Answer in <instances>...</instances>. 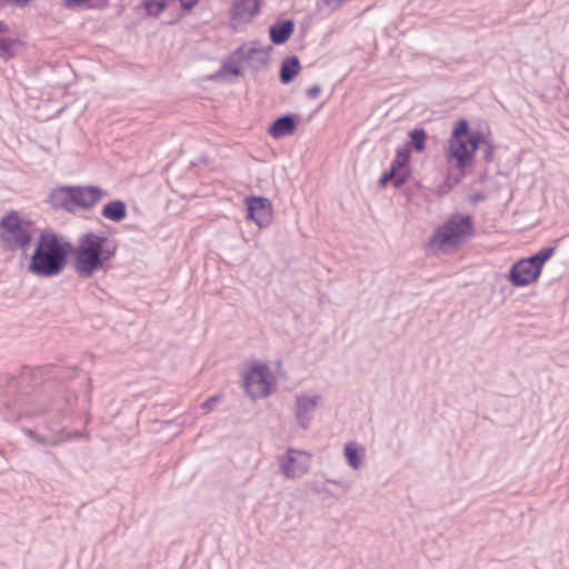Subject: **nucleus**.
I'll list each match as a JSON object with an SVG mask.
<instances>
[{"instance_id":"obj_1","label":"nucleus","mask_w":569,"mask_h":569,"mask_svg":"<svg viewBox=\"0 0 569 569\" xmlns=\"http://www.w3.org/2000/svg\"><path fill=\"white\" fill-rule=\"evenodd\" d=\"M71 254V241L63 240L51 229L40 232L34 251L30 257L28 270L41 278L60 274L68 264Z\"/></svg>"},{"instance_id":"obj_2","label":"nucleus","mask_w":569,"mask_h":569,"mask_svg":"<svg viewBox=\"0 0 569 569\" xmlns=\"http://www.w3.org/2000/svg\"><path fill=\"white\" fill-rule=\"evenodd\" d=\"M118 249L116 240L101 232L86 231L79 234L73 247V267L82 278H92L97 272L104 270Z\"/></svg>"},{"instance_id":"obj_3","label":"nucleus","mask_w":569,"mask_h":569,"mask_svg":"<svg viewBox=\"0 0 569 569\" xmlns=\"http://www.w3.org/2000/svg\"><path fill=\"white\" fill-rule=\"evenodd\" d=\"M483 141L481 132L470 131L465 119L458 120L445 148V158L449 168L465 173L472 166L476 152Z\"/></svg>"},{"instance_id":"obj_4","label":"nucleus","mask_w":569,"mask_h":569,"mask_svg":"<svg viewBox=\"0 0 569 569\" xmlns=\"http://www.w3.org/2000/svg\"><path fill=\"white\" fill-rule=\"evenodd\" d=\"M475 234L472 217L468 213H453L440 223L428 240L433 253H452L460 249Z\"/></svg>"},{"instance_id":"obj_5","label":"nucleus","mask_w":569,"mask_h":569,"mask_svg":"<svg viewBox=\"0 0 569 569\" xmlns=\"http://www.w3.org/2000/svg\"><path fill=\"white\" fill-rule=\"evenodd\" d=\"M240 378L246 396L253 401L268 398L278 387L277 375L270 365L258 359L246 363Z\"/></svg>"},{"instance_id":"obj_6","label":"nucleus","mask_w":569,"mask_h":569,"mask_svg":"<svg viewBox=\"0 0 569 569\" xmlns=\"http://www.w3.org/2000/svg\"><path fill=\"white\" fill-rule=\"evenodd\" d=\"M33 221L22 219L17 211H10L0 219V240L6 250L21 249L27 252L32 242Z\"/></svg>"},{"instance_id":"obj_7","label":"nucleus","mask_w":569,"mask_h":569,"mask_svg":"<svg viewBox=\"0 0 569 569\" xmlns=\"http://www.w3.org/2000/svg\"><path fill=\"white\" fill-rule=\"evenodd\" d=\"M553 248H546L536 254L515 262L507 279L515 287H527L535 283L541 273L543 264L553 256Z\"/></svg>"},{"instance_id":"obj_8","label":"nucleus","mask_w":569,"mask_h":569,"mask_svg":"<svg viewBox=\"0 0 569 569\" xmlns=\"http://www.w3.org/2000/svg\"><path fill=\"white\" fill-rule=\"evenodd\" d=\"M270 47H262L256 42L241 46L232 53L224 64V70L232 76H240L244 66L258 69L267 64Z\"/></svg>"},{"instance_id":"obj_9","label":"nucleus","mask_w":569,"mask_h":569,"mask_svg":"<svg viewBox=\"0 0 569 569\" xmlns=\"http://www.w3.org/2000/svg\"><path fill=\"white\" fill-rule=\"evenodd\" d=\"M280 473L290 480H297L305 477L312 463V455L302 449L287 448L277 458Z\"/></svg>"},{"instance_id":"obj_10","label":"nucleus","mask_w":569,"mask_h":569,"mask_svg":"<svg viewBox=\"0 0 569 569\" xmlns=\"http://www.w3.org/2000/svg\"><path fill=\"white\" fill-rule=\"evenodd\" d=\"M247 219L254 222L260 228H267L271 224L273 219V207L271 201L266 197L250 196L243 200Z\"/></svg>"},{"instance_id":"obj_11","label":"nucleus","mask_w":569,"mask_h":569,"mask_svg":"<svg viewBox=\"0 0 569 569\" xmlns=\"http://www.w3.org/2000/svg\"><path fill=\"white\" fill-rule=\"evenodd\" d=\"M321 399L320 395L310 392H302L296 396L293 415L301 429L306 430L310 427L313 413L320 405Z\"/></svg>"},{"instance_id":"obj_12","label":"nucleus","mask_w":569,"mask_h":569,"mask_svg":"<svg viewBox=\"0 0 569 569\" xmlns=\"http://www.w3.org/2000/svg\"><path fill=\"white\" fill-rule=\"evenodd\" d=\"M53 369L54 367L51 365L37 368L23 366L19 376L11 375L8 377V383L17 388L38 387L46 377H53Z\"/></svg>"},{"instance_id":"obj_13","label":"nucleus","mask_w":569,"mask_h":569,"mask_svg":"<svg viewBox=\"0 0 569 569\" xmlns=\"http://www.w3.org/2000/svg\"><path fill=\"white\" fill-rule=\"evenodd\" d=\"M342 458L350 470L358 472L362 470L367 463V448L357 440H349L342 446Z\"/></svg>"},{"instance_id":"obj_14","label":"nucleus","mask_w":569,"mask_h":569,"mask_svg":"<svg viewBox=\"0 0 569 569\" xmlns=\"http://www.w3.org/2000/svg\"><path fill=\"white\" fill-rule=\"evenodd\" d=\"M106 196V192L96 186L73 187V207L90 209Z\"/></svg>"},{"instance_id":"obj_15","label":"nucleus","mask_w":569,"mask_h":569,"mask_svg":"<svg viewBox=\"0 0 569 569\" xmlns=\"http://www.w3.org/2000/svg\"><path fill=\"white\" fill-rule=\"evenodd\" d=\"M47 202L54 210L66 209L71 212V186L52 189L48 194Z\"/></svg>"},{"instance_id":"obj_16","label":"nucleus","mask_w":569,"mask_h":569,"mask_svg":"<svg viewBox=\"0 0 569 569\" xmlns=\"http://www.w3.org/2000/svg\"><path fill=\"white\" fill-rule=\"evenodd\" d=\"M259 11L258 0H236L232 17L241 22L250 21Z\"/></svg>"},{"instance_id":"obj_17","label":"nucleus","mask_w":569,"mask_h":569,"mask_svg":"<svg viewBox=\"0 0 569 569\" xmlns=\"http://www.w3.org/2000/svg\"><path fill=\"white\" fill-rule=\"evenodd\" d=\"M296 130V122L291 116H283L278 118L269 128L268 132L273 138H282L290 136Z\"/></svg>"},{"instance_id":"obj_18","label":"nucleus","mask_w":569,"mask_h":569,"mask_svg":"<svg viewBox=\"0 0 569 569\" xmlns=\"http://www.w3.org/2000/svg\"><path fill=\"white\" fill-rule=\"evenodd\" d=\"M101 214L113 222L122 221L127 216V206L121 200L108 202L103 206Z\"/></svg>"},{"instance_id":"obj_19","label":"nucleus","mask_w":569,"mask_h":569,"mask_svg":"<svg viewBox=\"0 0 569 569\" xmlns=\"http://www.w3.org/2000/svg\"><path fill=\"white\" fill-rule=\"evenodd\" d=\"M270 39L276 44L286 42L293 32V23L290 20L270 27Z\"/></svg>"},{"instance_id":"obj_20","label":"nucleus","mask_w":569,"mask_h":569,"mask_svg":"<svg viewBox=\"0 0 569 569\" xmlns=\"http://www.w3.org/2000/svg\"><path fill=\"white\" fill-rule=\"evenodd\" d=\"M300 70L298 58L291 57L282 62L280 78L283 83L290 82Z\"/></svg>"},{"instance_id":"obj_21","label":"nucleus","mask_w":569,"mask_h":569,"mask_svg":"<svg viewBox=\"0 0 569 569\" xmlns=\"http://www.w3.org/2000/svg\"><path fill=\"white\" fill-rule=\"evenodd\" d=\"M409 160V148H398L391 169L397 173H405L407 176V163Z\"/></svg>"},{"instance_id":"obj_22","label":"nucleus","mask_w":569,"mask_h":569,"mask_svg":"<svg viewBox=\"0 0 569 569\" xmlns=\"http://www.w3.org/2000/svg\"><path fill=\"white\" fill-rule=\"evenodd\" d=\"M18 40L9 38V37H0V58L4 61L13 58L16 56V51L13 49L14 44Z\"/></svg>"},{"instance_id":"obj_23","label":"nucleus","mask_w":569,"mask_h":569,"mask_svg":"<svg viewBox=\"0 0 569 569\" xmlns=\"http://www.w3.org/2000/svg\"><path fill=\"white\" fill-rule=\"evenodd\" d=\"M406 180L405 173H397L395 170L390 169L389 172L385 173L379 183L385 187L388 182L392 181L395 187L401 186Z\"/></svg>"},{"instance_id":"obj_24","label":"nucleus","mask_w":569,"mask_h":569,"mask_svg":"<svg viewBox=\"0 0 569 569\" xmlns=\"http://www.w3.org/2000/svg\"><path fill=\"white\" fill-rule=\"evenodd\" d=\"M410 138L413 148L418 152H422L425 150L426 132L422 129H415L410 132Z\"/></svg>"},{"instance_id":"obj_25","label":"nucleus","mask_w":569,"mask_h":569,"mask_svg":"<svg viewBox=\"0 0 569 569\" xmlns=\"http://www.w3.org/2000/svg\"><path fill=\"white\" fill-rule=\"evenodd\" d=\"M167 3L168 0H144L146 9L152 16H158Z\"/></svg>"},{"instance_id":"obj_26","label":"nucleus","mask_w":569,"mask_h":569,"mask_svg":"<svg viewBox=\"0 0 569 569\" xmlns=\"http://www.w3.org/2000/svg\"><path fill=\"white\" fill-rule=\"evenodd\" d=\"M32 0H0V9L6 8L7 6H13L18 8L27 7Z\"/></svg>"},{"instance_id":"obj_27","label":"nucleus","mask_w":569,"mask_h":569,"mask_svg":"<svg viewBox=\"0 0 569 569\" xmlns=\"http://www.w3.org/2000/svg\"><path fill=\"white\" fill-rule=\"evenodd\" d=\"M108 0H73L74 4H87L89 8H101L107 4Z\"/></svg>"},{"instance_id":"obj_28","label":"nucleus","mask_w":569,"mask_h":569,"mask_svg":"<svg viewBox=\"0 0 569 569\" xmlns=\"http://www.w3.org/2000/svg\"><path fill=\"white\" fill-rule=\"evenodd\" d=\"M320 92H321V87L316 84V86L310 87L307 90V96L310 99H315V98H317L319 96Z\"/></svg>"},{"instance_id":"obj_29","label":"nucleus","mask_w":569,"mask_h":569,"mask_svg":"<svg viewBox=\"0 0 569 569\" xmlns=\"http://www.w3.org/2000/svg\"><path fill=\"white\" fill-rule=\"evenodd\" d=\"M83 380H84V383H86L84 391H86L87 396H89L90 392H91V389H92L91 379L87 375H83Z\"/></svg>"},{"instance_id":"obj_30","label":"nucleus","mask_w":569,"mask_h":569,"mask_svg":"<svg viewBox=\"0 0 569 569\" xmlns=\"http://www.w3.org/2000/svg\"><path fill=\"white\" fill-rule=\"evenodd\" d=\"M184 9H191L198 0H179Z\"/></svg>"},{"instance_id":"obj_31","label":"nucleus","mask_w":569,"mask_h":569,"mask_svg":"<svg viewBox=\"0 0 569 569\" xmlns=\"http://www.w3.org/2000/svg\"><path fill=\"white\" fill-rule=\"evenodd\" d=\"M9 30V26L4 21L0 20V33H7Z\"/></svg>"},{"instance_id":"obj_32","label":"nucleus","mask_w":569,"mask_h":569,"mask_svg":"<svg viewBox=\"0 0 569 569\" xmlns=\"http://www.w3.org/2000/svg\"><path fill=\"white\" fill-rule=\"evenodd\" d=\"M214 403H216V399L211 398V399L207 400L206 402H203L202 407L203 408H211Z\"/></svg>"},{"instance_id":"obj_33","label":"nucleus","mask_w":569,"mask_h":569,"mask_svg":"<svg viewBox=\"0 0 569 569\" xmlns=\"http://www.w3.org/2000/svg\"><path fill=\"white\" fill-rule=\"evenodd\" d=\"M328 6L337 7L340 4L343 0H325Z\"/></svg>"},{"instance_id":"obj_34","label":"nucleus","mask_w":569,"mask_h":569,"mask_svg":"<svg viewBox=\"0 0 569 569\" xmlns=\"http://www.w3.org/2000/svg\"><path fill=\"white\" fill-rule=\"evenodd\" d=\"M486 160L490 162L492 160V149L489 148L486 152Z\"/></svg>"},{"instance_id":"obj_35","label":"nucleus","mask_w":569,"mask_h":569,"mask_svg":"<svg viewBox=\"0 0 569 569\" xmlns=\"http://www.w3.org/2000/svg\"><path fill=\"white\" fill-rule=\"evenodd\" d=\"M63 3L68 9H71V0H63Z\"/></svg>"}]
</instances>
